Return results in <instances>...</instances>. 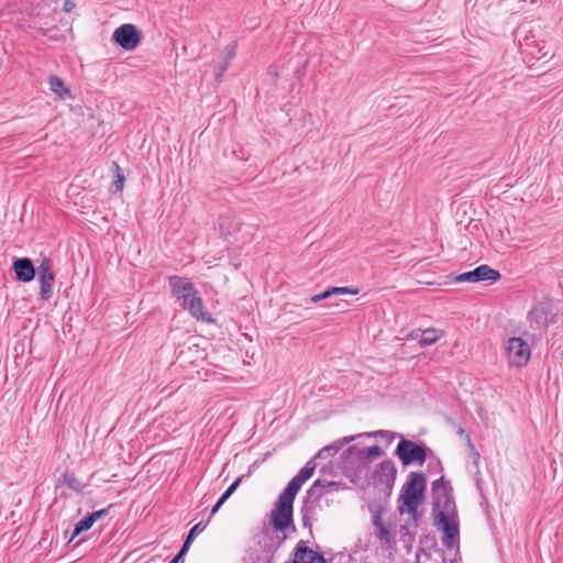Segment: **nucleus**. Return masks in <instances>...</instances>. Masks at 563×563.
Segmentation results:
<instances>
[{
  "label": "nucleus",
  "mask_w": 563,
  "mask_h": 563,
  "mask_svg": "<svg viewBox=\"0 0 563 563\" xmlns=\"http://www.w3.org/2000/svg\"><path fill=\"white\" fill-rule=\"evenodd\" d=\"M455 517L456 516L440 514L438 518H434L438 521L439 528L443 531V534H460Z\"/></svg>",
  "instance_id": "21"
},
{
  "label": "nucleus",
  "mask_w": 563,
  "mask_h": 563,
  "mask_svg": "<svg viewBox=\"0 0 563 563\" xmlns=\"http://www.w3.org/2000/svg\"><path fill=\"white\" fill-rule=\"evenodd\" d=\"M234 55H235V45L227 46L224 49L223 60L228 62V64H230V62L234 57Z\"/></svg>",
  "instance_id": "38"
},
{
  "label": "nucleus",
  "mask_w": 563,
  "mask_h": 563,
  "mask_svg": "<svg viewBox=\"0 0 563 563\" xmlns=\"http://www.w3.org/2000/svg\"><path fill=\"white\" fill-rule=\"evenodd\" d=\"M460 534H443L442 544L448 549H453L459 543Z\"/></svg>",
  "instance_id": "32"
},
{
  "label": "nucleus",
  "mask_w": 563,
  "mask_h": 563,
  "mask_svg": "<svg viewBox=\"0 0 563 563\" xmlns=\"http://www.w3.org/2000/svg\"><path fill=\"white\" fill-rule=\"evenodd\" d=\"M380 437L383 439H385L388 443L393 442L394 439L398 435L397 433L395 432H391V431H388V430H378V431H375V432H366V433H362V434H358V435H355L356 438L358 437Z\"/></svg>",
  "instance_id": "28"
},
{
  "label": "nucleus",
  "mask_w": 563,
  "mask_h": 563,
  "mask_svg": "<svg viewBox=\"0 0 563 563\" xmlns=\"http://www.w3.org/2000/svg\"><path fill=\"white\" fill-rule=\"evenodd\" d=\"M498 279H500V273L486 264L479 265L475 269L462 273L455 277V282L457 283H495Z\"/></svg>",
  "instance_id": "10"
},
{
  "label": "nucleus",
  "mask_w": 563,
  "mask_h": 563,
  "mask_svg": "<svg viewBox=\"0 0 563 563\" xmlns=\"http://www.w3.org/2000/svg\"><path fill=\"white\" fill-rule=\"evenodd\" d=\"M331 291H332L333 296L357 295L360 292L358 288H351V287H331Z\"/></svg>",
  "instance_id": "31"
},
{
  "label": "nucleus",
  "mask_w": 563,
  "mask_h": 563,
  "mask_svg": "<svg viewBox=\"0 0 563 563\" xmlns=\"http://www.w3.org/2000/svg\"><path fill=\"white\" fill-rule=\"evenodd\" d=\"M397 475V467L391 460H384L376 465L372 481L375 487H378L382 492L390 494Z\"/></svg>",
  "instance_id": "7"
},
{
  "label": "nucleus",
  "mask_w": 563,
  "mask_h": 563,
  "mask_svg": "<svg viewBox=\"0 0 563 563\" xmlns=\"http://www.w3.org/2000/svg\"><path fill=\"white\" fill-rule=\"evenodd\" d=\"M287 563H324V558L321 553L308 548L301 540L296 545L294 561Z\"/></svg>",
  "instance_id": "16"
},
{
  "label": "nucleus",
  "mask_w": 563,
  "mask_h": 563,
  "mask_svg": "<svg viewBox=\"0 0 563 563\" xmlns=\"http://www.w3.org/2000/svg\"><path fill=\"white\" fill-rule=\"evenodd\" d=\"M296 496L286 490L278 496L271 512V525L277 532L296 531L294 523V501Z\"/></svg>",
  "instance_id": "3"
},
{
  "label": "nucleus",
  "mask_w": 563,
  "mask_h": 563,
  "mask_svg": "<svg viewBox=\"0 0 563 563\" xmlns=\"http://www.w3.org/2000/svg\"><path fill=\"white\" fill-rule=\"evenodd\" d=\"M76 4L73 0H65L63 3V10L67 13L71 12L75 9Z\"/></svg>",
  "instance_id": "39"
},
{
  "label": "nucleus",
  "mask_w": 563,
  "mask_h": 563,
  "mask_svg": "<svg viewBox=\"0 0 563 563\" xmlns=\"http://www.w3.org/2000/svg\"><path fill=\"white\" fill-rule=\"evenodd\" d=\"M111 507H112V505H110L107 508H102L100 510H97V511H93V512L89 514V516H90L91 520L93 521V523L97 520L101 519L103 516H106Z\"/></svg>",
  "instance_id": "37"
},
{
  "label": "nucleus",
  "mask_w": 563,
  "mask_h": 563,
  "mask_svg": "<svg viewBox=\"0 0 563 563\" xmlns=\"http://www.w3.org/2000/svg\"><path fill=\"white\" fill-rule=\"evenodd\" d=\"M443 334L444 332L442 330L437 328H428L421 331L419 344L421 346L432 345L438 342L443 336Z\"/></svg>",
  "instance_id": "23"
},
{
  "label": "nucleus",
  "mask_w": 563,
  "mask_h": 563,
  "mask_svg": "<svg viewBox=\"0 0 563 563\" xmlns=\"http://www.w3.org/2000/svg\"><path fill=\"white\" fill-rule=\"evenodd\" d=\"M364 455L365 462L369 465L376 457L380 456L384 452L378 445H372L369 448H361Z\"/></svg>",
  "instance_id": "27"
},
{
  "label": "nucleus",
  "mask_w": 563,
  "mask_h": 563,
  "mask_svg": "<svg viewBox=\"0 0 563 563\" xmlns=\"http://www.w3.org/2000/svg\"><path fill=\"white\" fill-rule=\"evenodd\" d=\"M142 40V33L131 23L120 25L112 34V41L125 51L135 49Z\"/></svg>",
  "instance_id": "8"
},
{
  "label": "nucleus",
  "mask_w": 563,
  "mask_h": 563,
  "mask_svg": "<svg viewBox=\"0 0 563 563\" xmlns=\"http://www.w3.org/2000/svg\"><path fill=\"white\" fill-rule=\"evenodd\" d=\"M208 522H209V520H208V521H206V522H205V521H200V522H198L197 525H195V526L189 530V532H188V534H187V537H186V539H185V541H184V544H183V547H181V549H183V553H187V551H188V549H189L190 544L192 543V541H194L195 537H196L198 533L202 532V531L206 529V527L208 526Z\"/></svg>",
  "instance_id": "24"
},
{
  "label": "nucleus",
  "mask_w": 563,
  "mask_h": 563,
  "mask_svg": "<svg viewBox=\"0 0 563 563\" xmlns=\"http://www.w3.org/2000/svg\"><path fill=\"white\" fill-rule=\"evenodd\" d=\"M506 353L510 365L521 367L530 360L531 350L526 341L514 336L507 341Z\"/></svg>",
  "instance_id": "9"
},
{
  "label": "nucleus",
  "mask_w": 563,
  "mask_h": 563,
  "mask_svg": "<svg viewBox=\"0 0 563 563\" xmlns=\"http://www.w3.org/2000/svg\"><path fill=\"white\" fill-rule=\"evenodd\" d=\"M433 516L438 518L440 514L445 516H456V506L452 495L450 481L443 476L432 483Z\"/></svg>",
  "instance_id": "4"
},
{
  "label": "nucleus",
  "mask_w": 563,
  "mask_h": 563,
  "mask_svg": "<svg viewBox=\"0 0 563 563\" xmlns=\"http://www.w3.org/2000/svg\"><path fill=\"white\" fill-rule=\"evenodd\" d=\"M466 444L470 451V455L473 459L474 463H478L481 455L479 452L476 450L475 445L473 444L470 434H466Z\"/></svg>",
  "instance_id": "34"
},
{
  "label": "nucleus",
  "mask_w": 563,
  "mask_h": 563,
  "mask_svg": "<svg viewBox=\"0 0 563 563\" xmlns=\"http://www.w3.org/2000/svg\"><path fill=\"white\" fill-rule=\"evenodd\" d=\"M63 482L69 489L76 493L82 492L84 485L81 484L80 479L75 476L74 473L65 472L63 474Z\"/></svg>",
  "instance_id": "25"
},
{
  "label": "nucleus",
  "mask_w": 563,
  "mask_h": 563,
  "mask_svg": "<svg viewBox=\"0 0 563 563\" xmlns=\"http://www.w3.org/2000/svg\"><path fill=\"white\" fill-rule=\"evenodd\" d=\"M427 478L423 473L411 472L409 474L400 495L402 500V506L399 507L400 512H404V507H406L408 514L416 516L418 507L424 499Z\"/></svg>",
  "instance_id": "2"
},
{
  "label": "nucleus",
  "mask_w": 563,
  "mask_h": 563,
  "mask_svg": "<svg viewBox=\"0 0 563 563\" xmlns=\"http://www.w3.org/2000/svg\"><path fill=\"white\" fill-rule=\"evenodd\" d=\"M552 313V306L550 302H539L533 306L532 309L528 313V320L530 323V328L533 330H545L550 322V314Z\"/></svg>",
  "instance_id": "11"
},
{
  "label": "nucleus",
  "mask_w": 563,
  "mask_h": 563,
  "mask_svg": "<svg viewBox=\"0 0 563 563\" xmlns=\"http://www.w3.org/2000/svg\"><path fill=\"white\" fill-rule=\"evenodd\" d=\"M316 470V463L313 460H310L306 463V465L299 471V473L290 479L288 485L284 490L296 496L300 490L302 484L308 481Z\"/></svg>",
  "instance_id": "15"
},
{
  "label": "nucleus",
  "mask_w": 563,
  "mask_h": 563,
  "mask_svg": "<svg viewBox=\"0 0 563 563\" xmlns=\"http://www.w3.org/2000/svg\"><path fill=\"white\" fill-rule=\"evenodd\" d=\"M47 81L49 85V89L60 99H66L70 97V90L65 86L63 79L55 75H51Z\"/></svg>",
  "instance_id": "22"
},
{
  "label": "nucleus",
  "mask_w": 563,
  "mask_h": 563,
  "mask_svg": "<svg viewBox=\"0 0 563 563\" xmlns=\"http://www.w3.org/2000/svg\"><path fill=\"white\" fill-rule=\"evenodd\" d=\"M112 165L115 169V179L112 184V186L114 187V190L115 191H121L123 189V186H124V180H125V176L123 175L120 166L118 165V163L115 162H112Z\"/></svg>",
  "instance_id": "29"
},
{
  "label": "nucleus",
  "mask_w": 563,
  "mask_h": 563,
  "mask_svg": "<svg viewBox=\"0 0 563 563\" xmlns=\"http://www.w3.org/2000/svg\"><path fill=\"white\" fill-rule=\"evenodd\" d=\"M373 523L375 528V534L378 538L380 545L385 549H391L396 544L395 537L390 529L384 525L380 516H375Z\"/></svg>",
  "instance_id": "18"
},
{
  "label": "nucleus",
  "mask_w": 563,
  "mask_h": 563,
  "mask_svg": "<svg viewBox=\"0 0 563 563\" xmlns=\"http://www.w3.org/2000/svg\"><path fill=\"white\" fill-rule=\"evenodd\" d=\"M228 67H229V64H228V62H224V60H223L220 65H218V66H216V67H214V78H216V80H217L218 82H220V81H221V79H222V77H223L224 73H225V71H227V69H228Z\"/></svg>",
  "instance_id": "35"
},
{
  "label": "nucleus",
  "mask_w": 563,
  "mask_h": 563,
  "mask_svg": "<svg viewBox=\"0 0 563 563\" xmlns=\"http://www.w3.org/2000/svg\"><path fill=\"white\" fill-rule=\"evenodd\" d=\"M285 539H286V536H284L278 541V543L276 544V547L274 549L269 548L268 550H266L265 553H264V558H257V562L256 563H272V561L274 559L275 551L284 542Z\"/></svg>",
  "instance_id": "30"
},
{
  "label": "nucleus",
  "mask_w": 563,
  "mask_h": 563,
  "mask_svg": "<svg viewBox=\"0 0 563 563\" xmlns=\"http://www.w3.org/2000/svg\"><path fill=\"white\" fill-rule=\"evenodd\" d=\"M356 439L355 435L344 437L340 440L334 441L330 445L322 448L316 455V457L324 459L329 456H333L336 454L345 444L354 441Z\"/></svg>",
  "instance_id": "20"
},
{
  "label": "nucleus",
  "mask_w": 563,
  "mask_h": 563,
  "mask_svg": "<svg viewBox=\"0 0 563 563\" xmlns=\"http://www.w3.org/2000/svg\"><path fill=\"white\" fill-rule=\"evenodd\" d=\"M341 459L343 471L347 476L360 477L369 468L368 464L365 462L361 448L356 444L350 445L344 450Z\"/></svg>",
  "instance_id": "6"
},
{
  "label": "nucleus",
  "mask_w": 563,
  "mask_h": 563,
  "mask_svg": "<svg viewBox=\"0 0 563 563\" xmlns=\"http://www.w3.org/2000/svg\"><path fill=\"white\" fill-rule=\"evenodd\" d=\"M40 295L42 300H48L53 294V283L55 275L52 271L51 261L44 258L38 266Z\"/></svg>",
  "instance_id": "12"
},
{
  "label": "nucleus",
  "mask_w": 563,
  "mask_h": 563,
  "mask_svg": "<svg viewBox=\"0 0 563 563\" xmlns=\"http://www.w3.org/2000/svg\"><path fill=\"white\" fill-rule=\"evenodd\" d=\"M93 525V521L91 520L90 516H86L85 518L80 519L74 528V531L71 533L70 541L75 539L80 533L88 531Z\"/></svg>",
  "instance_id": "26"
},
{
  "label": "nucleus",
  "mask_w": 563,
  "mask_h": 563,
  "mask_svg": "<svg viewBox=\"0 0 563 563\" xmlns=\"http://www.w3.org/2000/svg\"><path fill=\"white\" fill-rule=\"evenodd\" d=\"M457 433L462 437H465L466 438V434H468L463 428H460Z\"/></svg>",
  "instance_id": "43"
},
{
  "label": "nucleus",
  "mask_w": 563,
  "mask_h": 563,
  "mask_svg": "<svg viewBox=\"0 0 563 563\" xmlns=\"http://www.w3.org/2000/svg\"><path fill=\"white\" fill-rule=\"evenodd\" d=\"M180 306L183 307L184 310H187L197 320L206 322L212 321L210 314L203 309V301L198 296V291L194 292V295H190L187 298H184L180 301Z\"/></svg>",
  "instance_id": "13"
},
{
  "label": "nucleus",
  "mask_w": 563,
  "mask_h": 563,
  "mask_svg": "<svg viewBox=\"0 0 563 563\" xmlns=\"http://www.w3.org/2000/svg\"><path fill=\"white\" fill-rule=\"evenodd\" d=\"M225 503V499H223V497L221 496L218 501L216 503V505L212 507L211 509V514H210V517L209 519L216 514L218 512V510L220 509V507Z\"/></svg>",
  "instance_id": "40"
},
{
  "label": "nucleus",
  "mask_w": 563,
  "mask_h": 563,
  "mask_svg": "<svg viewBox=\"0 0 563 563\" xmlns=\"http://www.w3.org/2000/svg\"><path fill=\"white\" fill-rule=\"evenodd\" d=\"M420 334H421V331L420 330H416V331L411 332L410 336H411V339H415V340L419 341Z\"/></svg>",
  "instance_id": "42"
},
{
  "label": "nucleus",
  "mask_w": 563,
  "mask_h": 563,
  "mask_svg": "<svg viewBox=\"0 0 563 563\" xmlns=\"http://www.w3.org/2000/svg\"><path fill=\"white\" fill-rule=\"evenodd\" d=\"M400 441L394 454L400 460L404 466L412 464L423 465L430 449L423 442H415L400 435Z\"/></svg>",
  "instance_id": "5"
},
{
  "label": "nucleus",
  "mask_w": 563,
  "mask_h": 563,
  "mask_svg": "<svg viewBox=\"0 0 563 563\" xmlns=\"http://www.w3.org/2000/svg\"><path fill=\"white\" fill-rule=\"evenodd\" d=\"M245 477V475H241L239 476L228 488L227 490L221 495L223 497V499H228L235 490L236 488L240 486V484L242 483L243 478Z\"/></svg>",
  "instance_id": "33"
},
{
  "label": "nucleus",
  "mask_w": 563,
  "mask_h": 563,
  "mask_svg": "<svg viewBox=\"0 0 563 563\" xmlns=\"http://www.w3.org/2000/svg\"><path fill=\"white\" fill-rule=\"evenodd\" d=\"M417 563H446L443 550L432 548L429 550L421 549L417 553Z\"/></svg>",
  "instance_id": "19"
},
{
  "label": "nucleus",
  "mask_w": 563,
  "mask_h": 563,
  "mask_svg": "<svg viewBox=\"0 0 563 563\" xmlns=\"http://www.w3.org/2000/svg\"><path fill=\"white\" fill-rule=\"evenodd\" d=\"M185 554L186 553H183V549H180L179 552L172 559L169 563H180Z\"/></svg>",
  "instance_id": "41"
},
{
  "label": "nucleus",
  "mask_w": 563,
  "mask_h": 563,
  "mask_svg": "<svg viewBox=\"0 0 563 563\" xmlns=\"http://www.w3.org/2000/svg\"><path fill=\"white\" fill-rule=\"evenodd\" d=\"M332 296H333V294H332V291H331V288H328V289H325L324 291H322V292H320V294H317V295L312 296V297L309 299V301H310V302H319V301L324 300V299H328V298H330V297H332Z\"/></svg>",
  "instance_id": "36"
},
{
  "label": "nucleus",
  "mask_w": 563,
  "mask_h": 563,
  "mask_svg": "<svg viewBox=\"0 0 563 563\" xmlns=\"http://www.w3.org/2000/svg\"><path fill=\"white\" fill-rule=\"evenodd\" d=\"M328 488H338L334 482L317 479L308 489L307 496L302 503L300 515L303 528L309 532L312 531V522L317 521L320 514L330 505V500L325 497Z\"/></svg>",
  "instance_id": "1"
},
{
  "label": "nucleus",
  "mask_w": 563,
  "mask_h": 563,
  "mask_svg": "<svg viewBox=\"0 0 563 563\" xmlns=\"http://www.w3.org/2000/svg\"><path fill=\"white\" fill-rule=\"evenodd\" d=\"M168 284L172 294L176 297L177 301H181L184 298H187L188 296L194 295V292H197L195 285L186 277L176 275L170 276Z\"/></svg>",
  "instance_id": "14"
},
{
  "label": "nucleus",
  "mask_w": 563,
  "mask_h": 563,
  "mask_svg": "<svg viewBox=\"0 0 563 563\" xmlns=\"http://www.w3.org/2000/svg\"><path fill=\"white\" fill-rule=\"evenodd\" d=\"M12 269L15 274V278L22 283H29L35 277V267L29 257L16 258L13 262Z\"/></svg>",
  "instance_id": "17"
}]
</instances>
